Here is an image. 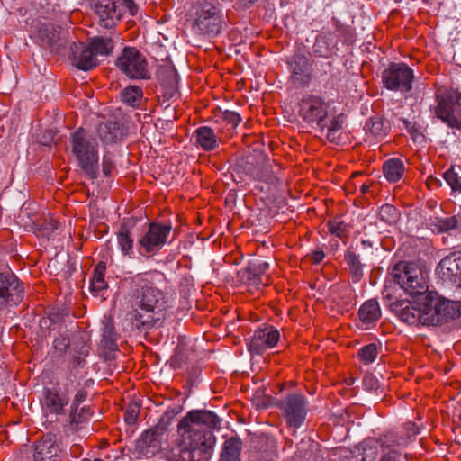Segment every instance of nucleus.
<instances>
[{"label":"nucleus","instance_id":"nucleus-1","mask_svg":"<svg viewBox=\"0 0 461 461\" xmlns=\"http://www.w3.org/2000/svg\"><path fill=\"white\" fill-rule=\"evenodd\" d=\"M129 285L128 303L131 320L138 329L149 330L163 318L164 294L154 285L148 273L130 277Z\"/></svg>","mask_w":461,"mask_h":461},{"label":"nucleus","instance_id":"nucleus-2","mask_svg":"<svg viewBox=\"0 0 461 461\" xmlns=\"http://www.w3.org/2000/svg\"><path fill=\"white\" fill-rule=\"evenodd\" d=\"M178 442L167 453L168 461L202 459V411H188L177 424Z\"/></svg>","mask_w":461,"mask_h":461},{"label":"nucleus","instance_id":"nucleus-3","mask_svg":"<svg viewBox=\"0 0 461 461\" xmlns=\"http://www.w3.org/2000/svg\"><path fill=\"white\" fill-rule=\"evenodd\" d=\"M420 433V427L407 422L397 431L385 434L380 440H369L365 443L362 461H374L381 451V461H398L403 449L412 442Z\"/></svg>","mask_w":461,"mask_h":461},{"label":"nucleus","instance_id":"nucleus-4","mask_svg":"<svg viewBox=\"0 0 461 461\" xmlns=\"http://www.w3.org/2000/svg\"><path fill=\"white\" fill-rule=\"evenodd\" d=\"M69 149L77 166L90 178L99 176V143L89 131L80 127L70 133Z\"/></svg>","mask_w":461,"mask_h":461},{"label":"nucleus","instance_id":"nucleus-5","mask_svg":"<svg viewBox=\"0 0 461 461\" xmlns=\"http://www.w3.org/2000/svg\"><path fill=\"white\" fill-rule=\"evenodd\" d=\"M392 276L395 283L411 297H423L429 291L428 274L418 264L401 262L393 271Z\"/></svg>","mask_w":461,"mask_h":461},{"label":"nucleus","instance_id":"nucleus-6","mask_svg":"<svg viewBox=\"0 0 461 461\" xmlns=\"http://www.w3.org/2000/svg\"><path fill=\"white\" fill-rule=\"evenodd\" d=\"M399 318L409 325H431L436 320V312L429 303V294L423 297H413V300L394 305Z\"/></svg>","mask_w":461,"mask_h":461},{"label":"nucleus","instance_id":"nucleus-7","mask_svg":"<svg viewBox=\"0 0 461 461\" xmlns=\"http://www.w3.org/2000/svg\"><path fill=\"white\" fill-rule=\"evenodd\" d=\"M93 5L100 23L104 28L115 26L126 12L132 16L138 12L133 0H93Z\"/></svg>","mask_w":461,"mask_h":461},{"label":"nucleus","instance_id":"nucleus-8","mask_svg":"<svg viewBox=\"0 0 461 461\" xmlns=\"http://www.w3.org/2000/svg\"><path fill=\"white\" fill-rule=\"evenodd\" d=\"M115 64L119 70L131 79L147 80L151 77L146 58L134 47H125Z\"/></svg>","mask_w":461,"mask_h":461},{"label":"nucleus","instance_id":"nucleus-9","mask_svg":"<svg viewBox=\"0 0 461 461\" xmlns=\"http://www.w3.org/2000/svg\"><path fill=\"white\" fill-rule=\"evenodd\" d=\"M436 116L451 128L461 129V93L449 90L437 95Z\"/></svg>","mask_w":461,"mask_h":461},{"label":"nucleus","instance_id":"nucleus-10","mask_svg":"<svg viewBox=\"0 0 461 461\" xmlns=\"http://www.w3.org/2000/svg\"><path fill=\"white\" fill-rule=\"evenodd\" d=\"M25 294L23 283L11 272H0V312L18 306Z\"/></svg>","mask_w":461,"mask_h":461},{"label":"nucleus","instance_id":"nucleus-11","mask_svg":"<svg viewBox=\"0 0 461 461\" xmlns=\"http://www.w3.org/2000/svg\"><path fill=\"white\" fill-rule=\"evenodd\" d=\"M171 229L170 224L150 223L148 230L138 240L140 254L155 255L166 244Z\"/></svg>","mask_w":461,"mask_h":461},{"label":"nucleus","instance_id":"nucleus-12","mask_svg":"<svg viewBox=\"0 0 461 461\" xmlns=\"http://www.w3.org/2000/svg\"><path fill=\"white\" fill-rule=\"evenodd\" d=\"M413 71L405 64H392L383 73L384 86L389 90L407 92L411 90Z\"/></svg>","mask_w":461,"mask_h":461},{"label":"nucleus","instance_id":"nucleus-13","mask_svg":"<svg viewBox=\"0 0 461 461\" xmlns=\"http://www.w3.org/2000/svg\"><path fill=\"white\" fill-rule=\"evenodd\" d=\"M280 409L289 426L299 428L307 414V401L302 394H291L280 402Z\"/></svg>","mask_w":461,"mask_h":461},{"label":"nucleus","instance_id":"nucleus-14","mask_svg":"<svg viewBox=\"0 0 461 461\" xmlns=\"http://www.w3.org/2000/svg\"><path fill=\"white\" fill-rule=\"evenodd\" d=\"M328 107L326 104L314 95L303 96L299 104V114L309 124L323 126V121L327 116Z\"/></svg>","mask_w":461,"mask_h":461},{"label":"nucleus","instance_id":"nucleus-15","mask_svg":"<svg viewBox=\"0 0 461 461\" xmlns=\"http://www.w3.org/2000/svg\"><path fill=\"white\" fill-rule=\"evenodd\" d=\"M429 303L430 307L436 312L435 321L432 325H437L442 321L454 320L461 316V301H450L442 298L436 292L429 293Z\"/></svg>","mask_w":461,"mask_h":461},{"label":"nucleus","instance_id":"nucleus-16","mask_svg":"<svg viewBox=\"0 0 461 461\" xmlns=\"http://www.w3.org/2000/svg\"><path fill=\"white\" fill-rule=\"evenodd\" d=\"M436 274L442 281L456 285L461 293V252L443 258L437 266Z\"/></svg>","mask_w":461,"mask_h":461},{"label":"nucleus","instance_id":"nucleus-17","mask_svg":"<svg viewBox=\"0 0 461 461\" xmlns=\"http://www.w3.org/2000/svg\"><path fill=\"white\" fill-rule=\"evenodd\" d=\"M166 430V423L160 421L155 427L144 431L136 441L137 452L145 456L154 455L161 447Z\"/></svg>","mask_w":461,"mask_h":461},{"label":"nucleus","instance_id":"nucleus-18","mask_svg":"<svg viewBox=\"0 0 461 461\" xmlns=\"http://www.w3.org/2000/svg\"><path fill=\"white\" fill-rule=\"evenodd\" d=\"M202 5H192L185 14L184 23V33L187 38L188 43L197 48L202 43Z\"/></svg>","mask_w":461,"mask_h":461},{"label":"nucleus","instance_id":"nucleus-19","mask_svg":"<svg viewBox=\"0 0 461 461\" xmlns=\"http://www.w3.org/2000/svg\"><path fill=\"white\" fill-rule=\"evenodd\" d=\"M280 338L279 331L272 326L255 330L248 346L252 354L260 355L265 350L275 347Z\"/></svg>","mask_w":461,"mask_h":461},{"label":"nucleus","instance_id":"nucleus-20","mask_svg":"<svg viewBox=\"0 0 461 461\" xmlns=\"http://www.w3.org/2000/svg\"><path fill=\"white\" fill-rule=\"evenodd\" d=\"M157 77L163 88V103L173 98L178 94V75L176 69L171 63L160 65Z\"/></svg>","mask_w":461,"mask_h":461},{"label":"nucleus","instance_id":"nucleus-21","mask_svg":"<svg viewBox=\"0 0 461 461\" xmlns=\"http://www.w3.org/2000/svg\"><path fill=\"white\" fill-rule=\"evenodd\" d=\"M222 26L218 0H203V35H218Z\"/></svg>","mask_w":461,"mask_h":461},{"label":"nucleus","instance_id":"nucleus-22","mask_svg":"<svg viewBox=\"0 0 461 461\" xmlns=\"http://www.w3.org/2000/svg\"><path fill=\"white\" fill-rule=\"evenodd\" d=\"M62 451L55 438L47 435L37 441L34 446V461H60Z\"/></svg>","mask_w":461,"mask_h":461},{"label":"nucleus","instance_id":"nucleus-23","mask_svg":"<svg viewBox=\"0 0 461 461\" xmlns=\"http://www.w3.org/2000/svg\"><path fill=\"white\" fill-rule=\"evenodd\" d=\"M71 63L80 70H90L98 65L96 57L88 46L82 42L73 43L71 46Z\"/></svg>","mask_w":461,"mask_h":461},{"label":"nucleus","instance_id":"nucleus-24","mask_svg":"<svg viewBox=\"0 0 461 461\" xmlns=\"http://www.w3.org/2000/svg\"><path fill=\"white\" fill-rule=\"evenodd\" d=\"M66 33L59 26L47 24L40 29L39 38L43 47L49 48L51 51L58 52L64 47Z\"/></svg>","mask_w":461,"mask_h":461},{"label":"nucleus","instance_id":"nucleus-25","mask_svg":"<svg viewBox=\"0 0 461 461\" xmlns=\"http://www.w3.org/2000/svg\"><path fill=\"white\" fill-rule=\"evenodd\" d=\"M381 316V310L376 300L371 299L364 303L358 310L359 326L369 329Z\"/></svg>","mask_w":461,"mask_h":461},{"label":"nucleus","instance_id":"nucleus-26","mask_svg":"<svg viewBox=\"0 0 461 461\" xmlns=\"http://www.w3.org/2000/svg\"><path fill=\"white\" fill-rule=\"evenodd\" d=\"M429 226L435 233L461 232V214L431 218L429 221Z\"/></svg>","mask_w":461,"mask_h":461},{"label":"nucleus","instance_id":"nucleus-27","mask_svg":"<svg viewBox=\"0 0 461 461\" xmlns=\"http://www.w3.org/2000/svg\"><path fill=\"white\" fill-rule=\"evenodd\" d=\"M44 397L45 404L51 413L62 414L64 407L68 403V396L54 389L46 388Z\"/></svg>","mask_w":461,"mask_h":461},{"label":"nucleus","instance_id":"nucleus-28","mask_svg":"<svg viewBox=\"0 0 461 461\" xmlns=\"http://www.w3.org/2000/svg\"><path fill=\"white\" fill-rule=\"evenodd\" d=\"M98 134L104 143H113L122 138L123 129L120 122L107 121L99 125Z\"/></svg>","mask_w":461,"mask_h":461},{"label":"nucleus","instance_id":"nucleus-29","mask_svg":"<svg viewBox=\"0 0 461 461\" xmlns=\"http://www.w3.org/2000/svg\"><path fill=\"white\" fill-rule=\"evenodd\" d=\"M106 271V265L104 262H98L92 274L90 290L93 295L98 297L104 295V291L108 287L107 282L104 279Z\"/></svg>","mask_w":461,"mask_h":461},{"label":"nucleus","instance_id":"nucleus-30","mask_svg":"<svg viewBox=\"0 0 461 461\" xmlns=\"http://www.w3.org/2000/svg\"><path fill=\"white\" fill-rule=\"evenodd\" d=\"M383 171L387 181L395 183L402 177L405 167L401 158H393L384 163Z\"/></svg>","mask_w":461,"mask_h":461},{"label":"nucleus","instance_id":"nucleus-31","mask_svg":"<svg viewBox=\"0 0 461 461\" xmlns=\"http://www.w3.org/2000/svg\"><path fill=\"white\" fill-rule=\"evenodd\" d=\"M366 131L367 140L370 142H374L384 138L388 131L389 127L384 124V121L380 117H372L365 126Z\"/></svg>","mask_w":461,"mask_h":461},{"label":"nucleus","instance_id":"nucleus-32","mask_svg":"<svg viewBox=\"0 0 461 461\" xmlns=\"http://www.w3.org/2000/svg\"><path fill=\"white\" fill-rule=\"evenodd\" d=\"M118 247L123 256L132 258L133 251V238L131 230L126 224H122L116 232Z\"/></svg>","mask_w":461,"mask_h":461},{"label":"nucleus","instance_id":"nucleus-33","mask_svg":"<svg viewBox=\"0 0 461 461\" xmlns=\"http://www.w3.org/2000/svg\"><path fill=\"white\" fill-rule=\"evenodd\" d=\"M242 442L239 438L232 437L224 442L220 461H240V455Z\"/></svg>","mask_w":461,"mask_h":461},{"label":"nucleus","instance_id":"nucleus-34","mask_svg":"<svg viewBox=\"0 0 461 461\" xmlns=\"http://www.w3.org/2000/svg\"><path fill=\"white\" fill-rule=\"evenodd\" d=\"M292 76L291 78L294 85L303 86L310 79V73L307 68V60L304 58H298L291 65Z\"/></svg>","mask_w":461,"mask_h":461},{"label":"nucleus","instance_id":"nucleus-35","mask_svg":"<svg viewBox=\"0 0 461 461\" xmlns=\"http://www.w3.org/2000/svg\"><path fill=\"white\" fill-rule=\"evenodd\" d=\"M122 101L129 106L138 107L143 97L142 88L137 86H129L121 91Z\"/></svg>","mask_w":461,"mask_h":461},{"label":"nucleus","instance_id":"nucleus-36","mask_svg":"<svg viewBox=\"0 0 461 461\" xmlns=\"http://www.w3.org/2000/svg\"><path fill=\"white\" fill-rule=\"evenodd\" d=\"M88 47L95 57L97 55L107 56L112 52L113 44V41L109 38L95 37L90 41Z\"/></svg>","mask_w":461,"mask_h":461},{"label":"nucleus","instance_id":"nucleus-37","mask_svg":"<svg viewBox=\"0 0 461 461\" xmlns=\"http://www.w3.org/2000/svg\"><path fill=\"white\" fill-rule=\"evenodd\" d=\"M102 343L104 348L113 351L117 349V333L112 321H107L103 328Z\"/></svg>","mask_w":461,"mask_h":461},{"label":"nucleus","instance_id":"nucleus-38","mask_svg":"<svg viewBox=\"0 0 461 461\" xmlns=\"http://www.w3.org/2000/svg\"><path fill=\"white\" fill-rule=\"evenodd\" d=\"M91 416L89 409L85 407L81 408L80 411L77 412V408L71 409L69 414V429L71 431H77L81 429V425L88 420Z\"/></svg>","mask_w":461,"mask_h":461},{"label":"nucleus","instance_id":"nucleus-39","mask_svg":"<svg viewBox=\"0 0 461 461\" xmlns=\"http://www.w3.org/2000/svg\"><path fill=\"white\" fill-rule=\"evenodd\" d=\"M379 218L382 221H384L387 224H393L397 222L400 218V213L398 210L390 204H384L381 206L379 210Z\"/></svg>","mask_w":461,"mask_h":461},{"label":"nucleus","instance_id":"nucleus-40","mask_svg":"<svg viewBox=\"0 0 461 461\" xmlns=\"http://www.w3.org/2000/svg\"><path fill=\"white\" fill-rule=\"evenodd\" d=\"M378 355V347L375 343L368 344L361 348L358 351L360 360L366 364H372Z\"/></svg>","mask_w":461,"mask_h":461},{"label":"nucleus","instance_id":"nucleus-41","mask_svg":"<svg viewBox=\"0 0 461 461\" xmlns=\"http://www.w3.org/2000/svg\"><path fill=\"white\" fill-rule=\"evenodd\" d=\"M345 259L348 265L351 274L353 275L355 282L358 281L362 276V265L359 258L354 253H348L345 256Z\"/></svg>","mask_w":461,"mask_h":461},{"label":"nucleus","instance_id":"nucleus-42","mask_svg":"<svg viewBox=\"0 0 461 461\" xmlns=\"http://www.w3.org/2000/svg\"><path fill=\"white\" fill-rule=\"evenodd\" d=\"M219 147V140L215 133L207 126H203V151H212Z\"/></svg>","mask_w":461,"mask_h":461},{"label":"nucleus","instance_id":"nucleus-43","mask_svg":"<svg viewBox=\"0 0 461 461\" xmlns=\"http://www.w3.org/2000/svg\"><path fill=\"white\" fill-rule=\"evenodd\" d=\"M246 278L249 282V285L255 287L256 289H260L261 287L267 285V276H260L256 271H252L248 267L246 273Z\"/></svg>","mask_w":461,"mask_h":461},{"label":"nucleus","instance_id":"nucleus-44","mask_svg":"<svg viewBox=\"0 0 461 461\" xmlns=\"http://www.w3.org/2000/svg\"><path fill=\"white\" fill-rule=\"evenodd\" d=\"M443 176L453 191H461V180L453 169L447 170Z\"/></svg>","mask_w":461,"mask_h":461},{"label":"nucleus","instance_id":"nucleus-45","mask_svg":"<svg viewBox=\"0 0 461 461\" xmlns=\"http://www.w3.org/2000/svg\"><path fill=\"white\" fill-rule=\"evenodd\" d=\"M70 346V339L68 336L60 334L56 337L53 340V348L56 351H58L60 355H63L67 352Z\"/></svg>","mask_w":461,"mask_h":461},{"label":"nucleus","instance_id":"nucleus-46","mask_svg":"<svg viewBox=\"0 0 461 461\" xmlns=\"http://www.w3.org/2000/svg\"><path fill=\"white\" fill-rule=\"evenodd\" d=\"M220 422V419L214 412L203 411V425L215 429L219 427Z\"/></svg>","mask_w":461,"mask_h":461},{"label":"nucleus","instance_id":"nucleus-47","mask_svg":"<svg viewBox=\"0 0 461 461\" xmlns=\"http://www.w3.org/2000/svg\"><path fill=\"white\" fill-rule=\"evenodd\" d=\"M114 162L113 158V155L110 153H105L103 156L102 159V170L104 176H109L113 170L114 169Z\"/></svg>","mask_w":461,"mask_h":461},{"label":"nucleus","instance_id":"nucleus-48","mask_svg":"<svg viewBox=\"0 0 461 461\" xmlns=\"http://www.w3.org/2000/svg\"><path fill=\"white\" fill-rule=\"evenodd\" d=\"M330 231L341 238L346 235L347 232V225L342 221H333L329 223Z\"/></svg>","mask_w":461,"mask_h":461},{"label":"nucleus","instance_id":"nucleus-49","mask_svg":"<svg viewBox=\"0 0 461 461\" xmlns=\"http://www.w3.org/2000/svg\"><path fill=\"white\" fill-rule=\"evenodd\" d=\"M249 269L256 271L260 276H265V273L269 268V264L267 261L261 259H256L251 261L249 266Z\"/></svg>","mask_w":461,"mask_h":461},{"label":"nucleus","instance_id":"nucleus-50","mask_svg":"<svg viewBox=\"0 0 461 461\" xmlns=\"http://www.w3.org/2000/svg\"><path fill=\"white\" fill-rule=\"evenodd\" d=\"M139 411H140L139 406H137V405L129 407L126 410L125 415H124L125 422L129 425L134 424L138 420Z\"/></svg>","mask_w":461,"mask_h":461},{"label":"nucleus","instance_id":"nucleus-51","mask_svg":"<svg viewBox=\"0 0 461 461\" xmlns=\"http://www.w3.org/2000/svg\"><path fill=\"white\" fill-rule=\"evenodd\" d=\"M87 395L88 393L85 388L79 389L73 399L71 409L78 408V405L86 401Z\"/></svg>","mask_w":461,"mask_h":461},{"label":"nucleus","instance_id":"nucleus-52","mask_svg":"<svg viewBox=\"0 0 461 461\" xmlns=\"http://www.w3.org/2000/svg\"><path fill=\"white\" fill-rule=\"evenodd\" d=\"M203 456L206 454L205 448H212V447L215 444V437L212 432H204L203 431Z\"/></svg>","mask_w":461,"mask_h":461},{"label":"nucleus","instance_id":"nucleus-53","mask_svg":"<svg viewBox=\"0 0 461 461\" xmlns=\"http://www.w3.org/2000/svg\"><path fill=\"white\" fill-rule=\"evenodd\" d=\"M75 346L77 348V351L80 356H87L89 353L90 347L89 345L84 340V339L81 337L80 340L77 343H75Z\"/></svg>","mask_w":461,"mask_h":461},{"label":"nucleus","instance_id":"nucleus-54","mask_svg":"<svg viewBox=\"0 0 461 461\" xmlns=\"http://www.w3.org/2000/svg\"><path fill=\"white\" fill-rule=\"evenodd\" d=\"M228 119L234 125H237L240 122V117L237 113H231L229 114Z\"/></svg>","mask_w":461,"mask_h":461},{"label":"nucleus","instance_id":"nucleus-55","mask_svg":"<svg viewBox=\"0 0 461 461\" xmlns=\"http://www.w3.org/2000/svg\"><path fill=\"white\" fill-rule=\"evenodd\" d=\"M324 258V253L322 251H316L312 256V260L315 264H319Z\"/></svg>","mask_w":461,"mask_h":461},{"label":"nucleus","instance_id":"nucleus-56","mask_svg":"<svg viewBox=\"0 0 461 461\" xmlns=\"http://www.w3.org/2000/svg\"><path fill=\"white\" fill-rule=\"evenodd\" d=\"M195 142L198 145H202V127H199L194 131Z\"/></svg>","mask_w":461,"mask_h":461},{"label":"nucleus","instance_id":"nucleus-57","mask_svg":"<svg viewBox=\"0 0 461 461\" xmlns=\"http://www.w3.org/2000/svg\"><path fill=\"white\" fill-rule=\"evenodd\" d=\"M411 135L414 141H421L424 138L422 134L417 132L416 131H413L411 132Z\"/></svg>","mask_w":461,"mask_h":461},{"label":"nucleus","instance_id":"nucleus-58","mask_svg":"<svg viewBox=\"0 0 461 461\" xmlns=\"http://www.w3.org/2000/svg\"><path fill=\"white\" fill-rule=\"evenodd\" d=\"M49 319L52 323L58 322L59 320V316L58 313L55 312H50L49 313Z\"/></svg>","mask_w":461,"mask_h":461},{"label":"nucleus","instance_id":"nucleus-59","mask_svg":"<svg viewBox=\"0 0 461 461\" xmlns=\"http://www.w3.org/2000/svg\"><path fill=\"white\" fill-rule=\"evenodd\" d=\"M81 451V447L78 446V445H74L72 447H71V453L73 454H77Z\"/></svg>","mask_w":461,"mask_h":461},{"label":"nucleus","instance_id":"nucleus-60","mask_svg":"<svg viewBox=\"0 0 461 461\" xmlns=\"http://www.w3.org/2000/svg\"><path fill=\"white\" fill-rule=\"evenodd\" d=\"M368 189H369V186H368V185H362V186H361V192H362L363 194H366V193L368 191Z\"/></svg>","mask_w":461,"mask_h":461},{"label":"nucleus","instance_id":"nucleus-61","mask_svg":"<svg viewBox=\"0 0 461 461\" xmlns=\"http://www.w3.org/2000/svg\"><path fill=\"white\" fill-rule=\"evenodd\" d=\"M363 243L366 244V245H369V246L371 245L369 241H365L364 240Z\"/></svg>","mask_w":461,"mask_h":461},{"label":"nucleus","instance_id":"nucleus-62","mask_svg":"<svg viewBox=\"0 0 461 461\" xmlns=\"http://www.w3.org/2000/svg\"><path fill=\"white\" fill-rule=\"evenodd\" d=\"M367 379H368L367 377L364 378V382H365L366 384Z\"/></svg>","mask_w":461,"mask_h":461},{"label":"nucleus","instance_id":"nucleus-63","mask_svg":"<svg viewBox=\"0 0 461 461\" xmlns=\"http://www.w3.org/2000/svg\"><path fill=\"white\" fill-rule=\"evenodd\" d=\"M44 145H50V143L48 141L46 142H42Z\"/></svg>","mask_w":461,"mask_h":461},{"label":"nucleus","instance_id":"nucleus-64","mask_svg":"<svg viewBox=\"0 0 461 461\" xmlns=\"http://www.w3.org/2000/svg\"><path fill=\"white\" fill-rule=\"evenodd\" d=\"M56 224H57V222H54V226H53L54 229H57Z\"/></svg>","mask_w":461,"mask_h":461}]
</instances>
